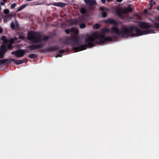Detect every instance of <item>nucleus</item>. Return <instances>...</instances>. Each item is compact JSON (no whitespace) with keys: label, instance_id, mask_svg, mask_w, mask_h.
Instances as JSON below:
<instances>
[{"label":"nucleus","instance_id":"nucleus-3","mask_svg":"<svg viewBox=\"0 0 159 159\" xmlns=\"http://www.w3.org/2000/svg\"><path fill=\"white\" fill-rule=\"evenodd\" d=\"M42 36L38 32L31 30L28 34V39L34 43H40L41 41Z\"/></svg>","mask_w":159,"mask_h":159},{"label":"nucleus","instance_id":"nucleus-5","mask_svg":"<svg viewBox=\"0 0 159 159\" xmlns=\"http://www.w3.org/2000/svg\"><path fill=\"white\" fill-rule=\"evenodd\" d=\"M154 32V30H145L142 31L136 26H134V36H138L144 34H148L150 33H153Z\"/></svg>","mask_w":159,"mask_h":159},{"label":"nucleus","instance_id":"nucleus-14","mask_svg":"<svg viewBox=\"0 0 159 159\" xmlns=\"http://www.w3.org/2000/svg\"><path fill=\"white\" fill-rule=\"evenodd\" d=\"M116 12L117 15L120 16H122L123 14H125L123 10L121 9H118L116 11Z\"/></svg>","mask_w":159,"mask_h":159},{"label":"nucleus","instance_id":"nucleus-42","mask_svg":"<svg viewBox=\"0 0 159 159\" xmlns=\"http://www.w3.org/2000/svg\"><path fill=\"white\" fill-rule=\"evenodd\" d=\"M118 2H121L123 0H116Z\"/></svg>","mask_w":159,"mask_h":159},{"label":"nucleus","instance_id":"nucleus-43","mask_svg":"<svg viewBox=\"0 0 159 159\" xmlns=\"http://www.w3.org/2000/svg\"><path fill=\"white\" fill-rule=\"evenodd\" d=\"M2 32V29L0 28V33H1Z\"/></svg>","mask_w":159,"mask_h":159},{"label":"nucleus","instance_id":"nucleus-48","mask_svg":"<svg viewBox=\"0 0 159 159\" xmlns=\"http://www.w3.org/2000/svg\"><path fill=\"white\" fill-rule=\"evenodd\" d=\"M144 11L145 12H147V10H144Z\"/></svg>","mask_w":159,"mask_h":159},{"label":"nucleus","instance_id":"nucleus-23","mask_svg":"<svg viewBox=\"0 0 159 159\" xmlns=\"http://www.w3.org/2000/svg\"><path fill=\"white\" fill-rule=\"evenodd\" d=\"M10 26L11 28L15 30V25L14 24V22L13 21H12L11 23Z\"/></svg>","mask_w":159,"mask_h":159},{"label":"nucleus","instance_id":"nucleus-20","mask_svg":"<svg viewBox=\"0 0 159 159\" xmlns=\"http://www.w3.org/2000/svg\"><path fill=\"white\" fill-rule=\"evenodd\" d=\"M24 62V60H15V63L17 65L23 63Z\"/></svg>","mask_w":159,"mask_h":159},{"label":"nucleus","instance_id":"nucleus-36","mask_svg":"<svg viewBox=\"0 0 159 159\" xmlns=\"http://www.w3.org/2000/svg\"><path fill=\"white\" fill-rule=\"evenodd\" d=\"M45 51H46L45 49H43L39 50V52H44Z\"/></svg>","mask_w":159,"mask_h":159},{"label":"nucleus","instance_id":"nucleus-39","mask_svg":"<svg viewBox=\"0 0 159 159\" xmlns=\"http://www.w3.org/2000/svg\"><path fill=\"white\" fill-rule=\"evenodd\" d=\"M101 2L103 3H105L106 2V0H101Z\"/></svg>","mask_w":159,"mask_h":159},{"label":"nucleus","instance_id":"nucleus-46","mask_svg":"<svg viewBox=\"0 0 159 159\" xmlns=\"http://www.w3.org/2000/svg\"><path fill=\"white\" fill-rule=\"evenodd\" d=\"M156 4V2H153V5L154 4V5H155Z\"/></svg>","mask_w":159,"mask_h":159},{"label":"nucleus","instance_id":"nucleus-7","mask_svg":"<svg viewBox=\"0 0 159 159\" xmlns=\"http://www.w3.org/2000/svg\"><path fill=\"white\" fill-rule=\"evenodd\" d=\"M42 44H39L32 45L29 46L28 48L31 50H35L37 49H40L43 47Z\"/></svg>","mask_w":159,"mask_h":159},{"label":"nucleus","instance_id":"nucleus-45","mask_svg":"<svg viewBox=\"0 0 159 159\" xmlns=\"http://www.w3.org/2000/svg\"><path fill=\"white\" fill-rule=\"evenodd\" d=\"M7 17H9V18H11V16L10 15H8L7 16Z\"/></svg>","mask_w":159,"mask_h":159},{"label":"nucleus","instance_id":"nucleus-21","mask_svg":"<svg viewBox=\"0 0 159 159\" xmlns=\"http://www.w3.org/2000/svg\"><path fill=\"white\" fill-rule=\"evenodd\" d=\"M80 12L82 14H85L87 12V10L84 8H81L80 10Z\"/></svg>","mask_w":159,"mask_h":159},{"label":"nucleus","instance_id":"nucleus-18","mask_svg":"<svg viewBox=\"0 0 159 159\" xmlns=\"http://www.w3.org/2000/svg\"><path fill=\"white\" fill-rule=\"evenodd\" d=\"M27 5V4H24L23 5H22L20 7H19L18 9H17L16 11V12H19L21 10H22L24 8H25Z\"/></svg>","mask_w":159,"mask_h":159},{"label":"nucleus","instance_id":"nucleus-15","mask_svg":"<svg viewBox=\"0 0 159 159\" xmlns=\"http://www.w3.org/2000/svg\"><path fill=\"white\" fill-rule=\"evenodd\" d=\"M107 16V13L105 11H102L101 13L99 15L100 17L103 18L106 17Z\"/></svg>","mask_w":159,"mask_h":159},{"label":"nucleus","instance_id":"nucleus-19","mask_svg":"<svg viewBox=\"0 0 159 159\" xmlns=\"http://www.w3.org/2000/svg\"><path fill=\"white\" fill-rule=\"evenodd\" d=\"M74 30V28H71L70 29H66L65 30V31L67 34H69L70 32H73V30Z\"/></svg>","mask_w":159,"mask_h":159},{"label":"nucleus","instance_id":"nucleus-47","mask_svg":"<svg viewBox=\"0 0 159 159\" xmlns=\"http://www.w3.org/2000/svg\"><path fill=\"white\" fill-rule=\"evenodd\" d=\"M3 1L4 2H7V0H3Z\"/></svg>","mask_w":159,"mask_h":159},{"label":"nucleus","instance_id":"nucleus-16","mask_svg":"<svg viewBox=\"0 0 159 159\" xmlns=\"http://www.w3.org/2000/svg\"><path fill=\"white\" fill-rule=\"evenodd\" d=\"M8 61V59H7L0 60V66L2 65L4 66V64Z\"/></svg>","mask_w":159,"mask_h":159},{"label":"nucleus","instance_id":"nucleus-9","mask_svg":"<svg viewBox=\"0 0 159 159\" xmlns=\"http://www.w3.org/2000/svg\"><path fill=\"white\" fill-rule=\"evenodd\" d=\"M104 22L106 23L111 24L114 25L117 24V22L114 19L111 18H109L104 20Z\"/></svg>","mask_w":159,"mask_h":159},{"label":"nucleus","instance_id":"nucleus-4","mask_svg":"<svg viewBox=\"0 0 159 159\" xmlns=\"http://www.w3.org/2000/svg\"><path fill=\"white\" fill-rule=\"evenodd\" d=\"M151 21L153 23V25L147 22H140L139 25V27L142 29H144L146 30L151 28H155L159 30V23L154 21L152 20Z\"/></svg>","mask_w":159,"mask_h":159},{"label":"nucleus","instance_id":"nucleus-10","mask_svg":"<svg viewBox=\"0 0 159 159\" xmlns=\"http://www.w3.org/2000/svg\"><path fill=\"white\" fill-rule=\"evenodd\" d=\"M25 52L23 50H17V53L16 54V57H23L25 54Z\"/></svg>","mask_w":159,"mask_h":159},{"label":"nucleus","instance_id":"nucleus-40","mask_svg":"<svg viewBox=\"0 0 159 159\" xmlns=\"http://www.w3.org/2000/svg\"><path fill=\"white\" fill-rule=\"evenodd\" d=\"M0 4L1 5H5V3L3 2H1Z\"/></svg>","mask_w":159,"mask_h":159},{"label":"nucleus","instance_id":"nucleus-37","mask_svg":"<svg viewBox=\"0 0 159 159\" xmlns=\"http://www.w3.org/2000/svg\"><path fill=\"white\" fill-rule=\"evenodd\" d=\"M12 47V45L11 44H9L8 45V48L9 49H11Z\"/></svg>","mask_w":159,"mask_h":159},{"label":"nucleus","instance_id":"nucleus-31","mask_svg":"<svg viewBox=\"0 0 159 159\" xmlns=\"http://www.w3.org/2000/svg\"><path fill=\"white\" fill-rule=\"evenodd\" d=\"M152 0H151V2L149 4L150 5L149 7V10H151L152 9V7L153 6L152 4Z\"/></svg>","mask_w":159,"mask_h":159},{"label":"nucleus","instance_id":"nucleus-11","mask_svg":"<svg viewBox=\"0 0 159 159\" xmlns=\"http://www.w3.org/2000/svg\"><path fill=\"white\" fill-rule=\"evenodd\" d=\"M50 5H53L55 6L63 7L66 6V4L64 3L61 2H55L54 3H51L50 4Z\"/></svg>","mask_w":159,"mask_h":159},{"label":"nucleus","instance_id":"nucleus-50","mask_svg":"<svg viewBox=\"0 0 159 159\" xmlns=\"http://www.w3.org/2000/svg\"><path fill=\"white\" fill-rule=\"evenodd\" d=\"M105 10H107V8H106V9H105Z\"/></svg>","mask_w":159,"mask_h":159},{"label":"nucleus","instance_id":"nucleus-30","mask_svg":"<svg viewBox=\"0 0 159 159\" xmlns=\"http://www.w3.org/2000/svg\"><path fill=\"white\" fill-rule=\"evenodd\" d=\"M8 63L9 64H11L12 62L14 61L15 62V60L14 59H8Z\"/></svg>","mask_w":159,"mask_h":159},{"label":"nucleus","instance_id":"nucleus-35","mask_svg":"<svg viewBox=\"0 0 159 159\" xmlns=\"http://www.w3.org/2000/svg\"><path fill=\"white\" fill-rule=\"evenodd\" d=\"M154 19L155 20L159 21V16L155 17H154Z\"/></svg>","mask_w":159,"mask_h":159},{"label":"nucleus","instance_id":"nucleus-26","mask_svg":"<svg viewBox=\"0 0 159 159\" xmlns=\"http://www.w3.org/2000/svg\"><path fill=\"white\" fill-rule=\"evenodd\" d=\"M49 39V37L48 36L44 35L43 36V41H46L48 39Z\"/></svg>","mask_w":159,"mask_h":159},{"label":"nucleus","instance_id":"nucleus-1","mask_svg":"<svg viewBox=\"0 0 159 159\" xmlns=\"http://www.w3.org/2000/svg\"><path fill=\"white\" fill-rule=\"evenodd\" d=\"M109 29L104 28L101 29L102 34L100 33L93 34V36H87L85 39V43L86 44L80 45V39L78 36L70 37L68 36L64 39L62 43L66 45L70 44L72 46V49L75 52H78L86 49L88 48H91L95 46L93 43L96 40L97 43L99 44L105 43L107 41H112L116 39L115 36L112 37H105L104 34L109 33Z\"/></svg>","mask_w":159,"mask_h":159},{"label":"nucleus","instance_id":"nucleus-2","mask_svg":"<svg viewBox=\"0 0 159 159\" xmlns=\"http://www.w3.org/2000/svg\"><path fill=\"white\" fill-rule=\"evenodd\" d=\"M111 33L117 34L121 37L126 36L134 37V26H131L127 28H122L120 30L117 27L113 26L111 28Z\"/></svg>","mask_w":159,"mask_h":159},{"label":"nucleus","instance_id":"nucleus-24","mask_svg":"<svg viewBox=\"0 0 159 159\" xmlns=\"http://www.w3.org/2000/svg\"><path fill=\"white\" fill-rule=\"evenodd\" d=\"M72 28H74V30H73L72 32H74V33L76 35L78 34L79 33L78 30L74 27Z\"/></svg>","mask_w":159,"mask_h":159},{"label":"nucleus","instance_id":"nucleus-12","mask_svg":"<svg viewBox=\"0 0 159 159\" xmlns=\"http://www.w3.org/2000/svg\"><path fill=\"white\" fill-rule=\"evenodd\" d=\"M84 2L86 4H89L91 6H93L97 3L95 0H84Z\"/></svg>","mask_w":159,"mask_h":159},{"label":"nucleus","instance_id":"nucleus-44","mask_svg":"<svg viewBox=\"0 0 159 159\" xmlns=\"http://www.w3.org/2000/svg\"><path fill=\"white\" fill-rule=\"evenodd\" d=\"M157 10L158 11H159V5L157 7Z\"/></svg>","mask_w":159,"mask_h":159},{"label":"nucleus","instance_id":"nucleus-8","mask_svg":"<svg viewBox=\"0 0 159 159\" xmlns=\"http://www.w3.org/2000/svg\"><path fill=\"white\" fill-rule=\"evenodd\" d=\"M59 50V48L57 45H54L47 48L45 49L46 52L55 51L57 52Z\"/></svg>","mask_w":159,"mask_h":159},{"label":"nucleus","instance_id":"nucleus-28","mask_svg":"<svg viewBox=\"0 0 159 159\" xmlns=\"http://www.w3.org/2000/svg\"><path fill=\"white\" fill-rule=\"evenodd\" d=\"M3 12L5 14H8L9 12V11L7 9H5L3 11Z\"/></svg>","mask_w":159,"mask_h":159},{"label":"nucleus","instance_id":"nucleus-49","mask_svg":"<svg viewBox=\"0 0 159 159\" xmlns=\"http://www.w3.org/2000/svg\"><path fill=\"white\" fill-rule=\"evenodd\" d=\"M1 10V6H0V10Z\"/></svg>","mask_w":159,"mask_h":159},{"label":"nucleus","instance_id":"nucleus-41","mask_svg":"<svg viewBox=\"0 0 159 159\" xmlns=\"http://www.w3.org/2000/svg\"><path fill=\"white\" fill-rule=\"evenodd\" d=\"M5 38V37L4 36H2L1 37V39H4Z\"/></svg>","mask_w":159,"mask_h":159},{"label":"nucleus","instance_id":"nucleus-22","mask_svg":"<svg viewBox=\"0 0 159 159\" xmlns=\"http://www.w3.org/2000/svg\"><path fill=\"white\" fill-rule=\"evenodd\" d=\"M29 57L31 58H35L37 57V56L35 54H31L29 55Z\"/></svg>","mask_w":159,"mask_h":159},{"label":"nucleus","instance_id":"nucleus-6","mask_svg":"<svg viewBox=\"0 0 159 159\" xmlns=\"http://www.w3.org/2000/svg\"><path fill=\"white\" fill-rule=\"evenodd\" d=\"M7 50V49L5 45H2L0 49V59L3 57Z\"/></svg>","mask_w":159,"mask_h":159},{"label":"nucleus","instance_id":"nucleus-33","mask_svg":"<svg viewBox=\"0 0 159 159\" xmlns=\"http://www.w3.org/2000/svg\"><path fill=\"white\" fill-rule=\"evenodd\" d=\"M65 52V50H60L59 53L61 55L62 54Z\"/></svg>","mask_w":159,"mask_h":159},{"label":"nucleus","instance_id":"nucleus-29","mask_svg":"<svg viewBox=\"0 0 159 159\" xmlns=\"http://www.w3.org/2000/svg\"><path fill=\"white\" fill-rule=\"evenodd\" d=\"M94 28L96 29H98L100 28V25L98 24H96L94 26Z\"/></svg>","mask_w":159,"mask_h":159},{"label":"nucleus","instance_id":"nucleus-17","mask_svg":"<svg viewBox=\"0 0 159 159\" xmlns=\"http://www.w3.org/2000/svg\"><path fill=\"white\" fill-rule=\"evenodd\" d=\"M78 22V20L77 19H74L70 21V25H73L76 24Z\"/></svg>","mask_w":159,"mask_h":159},{"label":"nucleus","instance_id":"nucleus-32","mask_svg":"<svg viewBox=\"0 0 159 159\" xmlns=\"http://www.w3.org/2000/svg\"><path fill=\"white\" fill-rule=\"evenodd\" d=\"M17 53V51H13L11 52V54L13 55H15L16 57V54Z\"/></svg>","mask_w":159,"mask_h":159},{"label":"nucleus","instance_id":"nucleus-38","mask_svg":"<svg viewBox=\"0 0 159 159\" xmlns=\"http://www.w3.org/2000/svg\"><path fill=\"white\" fill-rule=\"evenodd\" d=\"M61 54L59 53L57 54V57H61Z\"/></svg>","mask_w":159,"mask_h":159},{"label":"nucleus","instance_id":"nucleus-25","mask_svg":"<svg viewBox=\"0 0 159 159\" xmlns=\"http://www.w3.org/2000/svg\"><path fill=\"white\" fill-rule=\"evenodd\" d=\"M86 26V25L85 23H82L80 24V27L81 29H84L85 28Z\"/></svg>","mask_w":159,"mask_h":159},{"label":"nucleus","instance_id":"nucleus-27","mask_svg":"<svg viewBox=\"0 0 159 159\" xmlns=\"http://www.w3.org/2000/svg\"><path fill=\"white\" fill-rule=\"evenodd\" d=\"M16 3H12L11 5L10 6V7H11V9H14L15 8V7H16Z\"/></svg>","mask_w":159,"mask_h":159},{"label":"nucleus","instance_id":"nucleus-34","mask_svg":"<svg viewBox=\"0 0 159 159\" xmlns=\"http://www.w3.org/2000/svg\"><path fill=\"white\" fill-rule=\"evenodd\" d=\"M19 38L20 39H24L25 37L23 35H20L19 36Z\"/></svg>","mask_w":159,"mask_h":159},{"label":"nucleus","instance_id":"nucleus-13","mask_svg":"<svg viewBox=\"0 0 159 159\" xmlns=\"http://www.w3.org/2000/svg\"><path fill=\"white\" fill-rule=\"evenodd\" d=\"M124 10V13H127L128 12H131L132 11V9L130 5H128V7L125 8Z\"/></svg>","mask_w":159,"mask_h":159}]
</instances>
